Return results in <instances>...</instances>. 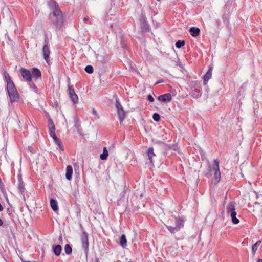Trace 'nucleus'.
<instances>
[{
  "instance_id": "nucleus-3",
  "label": "nucleus",
  "mask_w": 262,
  "mask_h": 262,
  "mask_svg": "<svg viewBox=\"0 0 262 262\" xmlns=\"http://www.w3.org/2000/svg\"><path fill=\"white\" fill-rule=\"evenodd\" d=\"M236 203L234 201L230 202L226 207L227 214L231 217L232 222L234 224H237L239 222V220L236 217V212L235 209Z\"/></svg>"
},
{
  "instance_id": "nucleus-25",
  "label": "nucleus",
  "mask_w": 262,
  "mask_h": 262,
  "mask_svg": "<svg viewBox=\"0 0 262 262\" xmlns=\"http://www.w3.org/2000/svg\"><path fill=\"white\" fill-rule=\"evenodd\" d=\"M53 140H54L55 143L58 145V147L62 150H63L64 148H63V146L62 144L61 140L59 138H58L57 137L54 138Z\"/></svg>"
},
{
  "instance_id": "nucleus-51",
  "label": "nucleus",
  "mask_w": 262,
  "mask_h": 262,
  "mask_svg": "<svg viewBox=\"0 0 262 262\" xmlns=\"http://www.w3.org/2000/svg\"><path fill=\"white\" fill-rule=\"evenodd\" d=\"M8 39H9V41H11V39L9 38V36L8 35Z\"/></svg>"
},
{
  "instance_id": "nucleus-53",
  "label": "nucleus",
  "mask_w": 262,
  "mask_h": 262,
  "mask_svg": "<svg viewBox=\"0 0 262 262\" xmlns=\"http://www.w3.org/2000/svg\"><path fill=\"white\" fill-rule=\"evenodd\" d=\"M153 115H159V114L158 113H155L153 114Z\"/></svg>"
},
{
  "instance_id": "nucleus-27",
  "label": "nucleus",
  "mask_w": 262,
  "mask_h": 262,
  "mask_svg": "<svg viewBox=\"0 0 262 262\" xmlns=\"http://www.w3.org/2000/svg\"><path fill=\"white\" fill-rule=\"evenodd\" d=\"M64 251L67 255H70L72 252V248L70 244H66L64 246Z\"/></svg>"
},
{
  "instance_id": "nucleus-13",
  "label": "nucleus",
  "mask_w": 262,
  "mask_h": 262,
  "mask_svg": "<svg viewBox=\"0 0 262 262\" xmlns=\"http://www.w3.org/2000/svg\"><path fill=\"white\" fill-rule=\"evenodd\" d=\"M115 106L117 111L118 115H124L125 112L118 100H116Z\"/></svg>"
},
{
  "instance_id": "nucleus-42",
  "label": "nucleus",
  "mask_w": 262,
  "mask_h": 262,
  "mask_svg": "<svg viewBox=\"0 0 262 262\" xmlns=\"http://www.w3.org/2000/svg\"><path fill=\"white\" fill-rule=\"evenodd\" d=\"M83 20L84 22L88 23L89 21V18L88 17H85L83 18Z\"/></svg>"
},
{
  "instance_id": "nucleus-26",
  "label": "nucleus",
  "mask_w": 262,
  "mask_h": 262,
  "mask_svg": "<svg viewBox=\"0 0 262 262\" xmlns=\"http://www.w3.org/2000/svg\"><path fill=\"white\" fill-rule=\"evenodd\" d=\"M48 126L49 131L55 130V126L54 123L50 117L48 118Z\"/></svg>"
},
{
  "instance_id": "nucleus-2",
  "label": "nucleus",
  "mask_w": 262,
  "mask_h": 262,
  "mask_svg": "<svg viewBox=\"0 0 262 262\" xmlns=\"http://www.w3.org/2000/svg\"><path fill=\"white\" fill-rule=\"evenodd\" d=\"M169 225H166V227L171 233L174 234L178 232L184 226V221L180 217H172L168 221Z\"/></svg>"
},
{
  "instance_id": "nucleus-30",
  "label": "nucleus",
  "mask_w": 262,
  "mask_h": 262,
  "mask_svg": "<svg viewBox=\"0 0 262 262\" xmlns=\"http://www.w3.org/2000/svg\"><path fill=\"white\" fill-rule=\"evenodd\" d=\"M185 41L184 40H178L176 43V47L177 48H181L182 47L184 46Z\"/></svg>"
},
{
  "instance_id": "nucleus-45",
  "label": "nucleus",
  "mask_w": 262,
  "mask_h": 262,
  "mask_svg": "<svg viewBox=\"0 0 262 262\" xmlns=\"http://www.w3.org/2000/svg\"><path fill=\"white\" fill-rule=\"evenodd\" d=\"M164 82V80H160L159 81H158L156 82V84H158L159 83H162V82Z\"/></svg>"
},
{
  "instance_id": "nucleus-17",
  "label": "nucleus",
  "mask_w": 262,
  "mask_h": 262,
  "mask_svg": "<svg viewBox=\"0 0 262 262\" xmlns=\"http://www.w3.org/2000/svg\"><path fill=\"white\" fill-rule=\"evenodd\" d=\"M50 205L54 211H56L58 210V203L56 199L53 198L50 199Z\"/></svg>"
},
{
  "instance_id": "nucleus-18",
  "label": "nucleus",
  "mask_w": 262,
  "mask_h": 262,
  "mask_svg": "<svg viewBox=\"0 0 262 262\" xmlns=\"http://www.w3.org/2000/svg\"><path fill=\"white\" fill-rule=\"evenodd\" d=\"M147 155L148 156V159L150 160L151 163H152V158L154 156H155L156 155L154 152V148L149 147L147 150Z\"/></svg>"
},
{
  "instance_id": "nucleus-16",
  "label": "nucleus",
  "mask_w": 262,
  "mask_h": 262,
  "mask_svg": "<svg viewBox=\"0 0 262 262\" xmlns=\"http://www.w3.org/2000/svg\"><path fill=\"white\" fill-rule=\"evenodd\" d=\"M189 32L190 34L193 37H196L199 36L200 33V29L199 28H195L194 27H192L189 29Z\"/></svg>"
},
{
  "instance_id": "nucleus-20",
  "label": "nucleus",
  "mask_w": 262,
  "mask_h": 262,
  "mask_svg": "<svg viewBox=\"0 0 262 262\" xmlns=\"http://www.w3.org/2000/svg\"><path fill=\"white\" fill-rule=\"evenodd\" d=\"M119 243L120 245L123 247L125 248L127 245V239L125 234H122L120 238Z\"/></svg>"
},
{
  "instance_id": "nucleus-35",
  "label": "nucleus",
  "mask_w": 262,
  "mask_h": 262,
  "mask_svg": "<svg viewBox=\"0 0 262 262\" xmlns=\"http://www.w3.org/2000/svg\"><path fill=\"white\" fill-rule=\"evenodd\" d=\"M27 150L30 151L31 153H35L36 152L35 150L31 146H29L27 148Z\"/></svg>"
},
{
  "instance_id": "nucleus-11",
  "label": "nucleus",
  "mask_w": 262,
  "mask_h": 262,
  "mask_svg": "<svg viewBox=\"0 0 262 262\" xmlns=\"http://www.w3.org/2000/svg\"><path fill=\"white\" fill-rule=\"evenodd\" d=\"M42 52L43 53L44 59L46 62L48 63L49 62V56L50 54V51L49 45H44L42 49Z\"/></svg>"
},
{
  "instance_id": "nucleus-33",
  "label": "nucleus",
  "mask_w": 262,
  "mask_h": 262,
  "mask_svg": "<svg viewBox=\"0 0 262 262\" xmlns=\"http://www.w3.org/2000/svg\"><path fill=\"white\" fill-rule=\"evenodd\" d=\"M18 189L21 193H23L24 192L25 189L24 184L23 182H19Z\"/></svg>"
},
{
  "instance_id": "nucleus-9",
  "label": "nucleus",
  "mask_w": 262,
  "mask_h": 262,
  "mask_svg": "<svg viewBox=\"0 0 262 262\" xmlns=\"http://www.w3.org/2000/svg\"><path fill=\"white\" fill-rule=\"evenodd\" d=\"M190 95L194 98H198L202 95L201 89L200 87H196L192 89L190 93Z\"/></svg>"
},
{
  "instance_id": "nucleus-15",
  "label": "nucleus",
  "mask_w": 262,
  "mask_h": 262,
  "mask_svg": "<svg viewBox=\"0 0 262 262\" xmlns=\"http://www.w3.org/2000/svg\"><path fill=\"white\" fill-rule=\"evenodd\" d=\"M32 78L33 77L35 79L40 77L41 76V71L37 68H33L32 70Z\"/></svg>"
},
{
  "instance_id": "nucleus-32",
  "label": "nucleus",
  "mask_w": 262,
  "mask_h": 262,
  "mask_svg": "<svg viewBox=\"0 0 262 262\" xmlns=\"http://www.w3.org/2000/svg\"><path fill=\"white\" fill-rule=\"evenodd\" d=\"M140 21L141 22L147 21L145 16V12L143 10L141 11Z\"/></svg>"
},
{
  "instance_id": "nucleus-23",
  "label": "nucleus",
  "mask_w": 262,
  "mask_h": 262,
  "mask_svg": "<svg viewBox=\"0 0 262 262\" xmlns=\"http://www.w3.org/2000/svg\"><path fill=\"white\" fill-rule=\"evenodd\" d=\"M4 76L5 78V80L7 82V87L9 86V84H11L12 85L14 84L12 80L11 79L10 76L7 72H4Z\"/></svg>"
},
{
  "instance_id": "nucleus-52",
  "label": "nucleus",
  "mask_w": 262,
  "mask_h": 262,
  "mask_svg": "<svg viewBox=\"0 0 262 262\" xmlns=\"http://www.w3.org/2000/svg\"><path fill=\"white\" fill-rule=\"evenodd\" d=\"M55 105L56 107L58 106V105L57 103L55 104Z\"/></svg>"
},
{
  "instance_id": "nucleus-49",
  "label": "nucleus",
  "mask_w": 262,
  "mask_h": 262,
  "mask_svg": "<svg viewBox=\"0 0 262 262\" xmlns=\"http://www.w3.org/2000/svg\"><path fill=\"white\" fill-rule=\"evenodd\" d=\"M99 258H95V262H99Z\"/></svg>"
},
{
  "instance_id": "nucleus-12",
  "label": "nucleus",
  "mask_w": 262,
  "mask_h": 262,
  "mask_svg": "<svg viewBox=\"0 0 262 262\" xmlns=\"http://www.w3.org/2000/svg\"><path fill=\"white\" fill-rule=\"evenodd\" d=\"M73 174V168L72 166L68 165L66 168V178L67 180L70 181L72 179Z\"/></svg>"
},
{
  "instance_id": "nucleus-46",
  "label": "nucleus",
  "mask_w": 262,
  "mask_h": 262,
  "mask_svg": "<svg viewBox=\"0 0 262 262\" xmlns=\"http://www.w3.org/2000/svg\"><path fill=\"white\" fill-rule=\"evenodd\" d=\"M74 167L75 170H76V167H77V168H79V166L77 163L74 164Z\"/></svg>"
},
{
  "instance_id": "nucleus-34",
  "label": "nucleus",
  "mask_w": 262,
  "mask_h": 262,
  "mask_svg": "<svg viewBox=\"0 0 262 262\" xmlns=\"http://www.w3.org/2000/svg\"><path fill=\"white\" fill-rule=\"evenodd\" d=\"M49 134H50V135L51 136V137H52L53 139L54 138L57 137V136L55 134V130L49 131Z\"/></svg>"
},
{
  "instance_id": "nucleus-29",
  "label": "nucleus",
  "mask_w": 262,
  "mask_h": 262,
  "mask_svg": "<svg viewBox=\"0 0 262 262\" xmlns=\"http://www.w3.org/2000/svg\"><path fill=\"white\" fill-rule=\"evenodd\" d=\"M29 82V85L30 87L32 89V90L35 93H37V88L35 86V84L32 81H28Z\"/></svg>"
},
{
  "instance_id": "nucleus-41",
  "label": "nucleus",
  "mask_w": 262,
  "mask_h": 262,
  "mask_svg": "<svg viewBox=\"0 0 262 262\" xmlns=\"http://www.w3.org/2000/svg\"><path fill=\"white\" fill-rule=\"evenodd\" d=\"M44 45H49V39L47 35H45Z\"/></svg>"
},
{
  "instance_id": "nucleus-4",
  "label": "nucleus",
  "mask_w": 262,
  "mask_h": 262,
  "mask_svg": "<svg viewBox=\"0 0 262 262\" xmlns=\"http://www.w3.org/2000/svg\"><path fill=\"white\" fill-rule=\"evenodd\" d=\"M7 90L11 102H15L18 100L19 95L14 84L9 83V86L7 87Z\"/></svg>"
},
{
  "instance_id": "nucleus-14",
  "label": "nucleus",
  "mask_w": 262,
  "mask_h": 262,
  "mask_svg": "<svg viewBox=\"0 0 262 262\" xmlns=\"http://www.w3.org/2000/svg\"><path fill=\"white\" fill-rule=\"evenodd\" d=\"M52 250L56 256H59L61 254L62 247L60 245H53Z\"/></svg>"
},
{
  "instance_id": "nucleus-28",
  "label": "nucleus",
  "mask_w": 262,
  "mask_h": 262,
  "mask_svg": "<svg viewBox=\"0 0 262 262\" xmlns=\"http://www.w3.org/2000/svg\"><path fill=\"white\" fill-rule=\"evenodd\" d=\"M73 120L74 121V126L76 127H78L81 126V122L80 121L79 119L78 118L77 116H74Z\"/></svg>"
},
{
  "instance_id": "nucleus-43",
  "label": "nucleus",
  "mask_w": 262,
  "mask_h": 262,
  "mask_svg": "<svg viewBox=\"0 0 262 262\" xmlns=\"http://www.w3.org/2000/svg\"><path fill=\"white\" fill-rule=\"evenodd\" d=\"M18 182H23L21 175L18 176Z\"/></svg>"
},
{
  "instance_id": "nucleus-24",
  "label": "nucleus",
  "mask_w": 262,
  "mask_h": 262,
  "mask_svg": "<svg viewBox=\"0 0 262 262\" xmlns=\"http://www.w3.org/2000/svg\"><path fill=\"white\" fill-rule=\"evenodd\" d=\"M261 243V240L257 241L254 245L252 246V251L253 255L255 254L256 251L257 250L258 247L260 245Z\"/></svg>"
},
{
  "instance_id": "nucleus-31",
  "label": "nucleus",
  "mask_w": 262,
  "mask_h": 262,
  "mask_svg": "<svg viewBox=\"0 0 262 262\" xmlns=\"http://www.w3.org/2000/svg\"><path fill=\"white\" fill-rule=\"evenodd\" d=\"M85 71L89 74H92L94 71L93 67L92 66H87L85 68Z\"/></svg>"
},
{
  "instance_id": "nucleus-21",
  "label": "nucleus",
  "mask_w": 262,
  "mask_h": 262,
  "mask_svg": "<svg viewBox=\"0 0 262 262\" xmlns=\"http://www.w3.org/2000/svg\"><path fill=\"white\" fill-rule=\"evenodd\" d=\"M141 29L143 31L147 32V31H149V25L147 21H141Z\"/></svg>"
},
{
  "instance_id": "nucleus-19",
  "label": "nucleus",
  "mask_w": 262,
  "mask_h": 262,
  "mask_svg": "<svg viewBox=\"0 0 262 262\" xmlns=\"http://www.w3.org/2000/svg\"><path fill=\"white\" fill-rule=\"evenodd\" d=\"M211 75L212 68H210L206 74L204 76V82L205 84L208 82L209 79L211 77Z\"/></svg>"
},
{
  "instance_id": "nucleus-7",
  "label": "nucleus",
  "mask_w": 262,
  "mask_h": 262,
  "mask_svg": "<svg viewBox=\"0 0 262 262\" xmlns=\"http://www.w3.org/2000/svg\"><path fill=\"white\" fill-rule=\"evenodd\" d=\"M21 75L23 79L26 81H30L32 79V75L31 72L25 68H21L20 70Z\"/></svg>"
},
{
  "instance_id": "nucleus-6",
  "label": "nucleus",
  "mask_w": 262,
  "mask_h": 262,
  "mask_svg": "<svg viewBox=\"0 0 262 262\" xmlns=\"http://www.w3.org/2000/svg\"><path fill=\"white\" fill-rule=\"evenodd\" d=\"M214 171V179L215 182L218 183L221 179V172L219 168V162L217 159L213 160L212 167L210 168L211 171Z\"/></svg>"
},
{
  "instance_id": "nucleus-10",
  "label": "nucleus",
  "mask_w": 262,
  "mask_h": 262,
  "mask_svg": "<svg viewBox=\"0 0 262 262\" xmlns=\"http://www.w3.org/2000/svg\"><path fill=\"white\" fill-rule=\"evenodd\" d=\"M171 95L170 93H166L158 97V100L160 102H167L171 100Z\"/></svg>"
},
{
  "instance_id": "nucleus-22",
  "label": "nucleus",
  "mask_w": 262,
  "mask_h": 262,
  "mask_svg": "<svg viewBox=\"0 0 262 262\" xmlns=\"http://www.w3.org/2000/svg\"><path fill=\"white\" fill-rule=\"evenodd\" d=\"M108 156V154L107 148L104 147L103 149V152L100 155V158L102 160H105L107 159Z\"/></svg>"
},
{
  "instance_id": "nucleus-39",
  "label": "nucleus",
  "mask_w": 262,
  "mask_h": 262,
  "mask_svg": "<svg viewBox=\"0 0 262 262\" xmlns=\"http://www.w3.org/2000/svg\"><path fill=\"white\" fill-rule=\"evenodd\" d=\"M129 66H130V69L132 70H133V71L135 70V65L134 63L132 62L131 61H129Z\"/></svg>"
},
{
  "instance_id": "nucleus-50",
  "label": "nucleus",
  "mask_w": 262,
  "mask_h": 262,
  "mask_svg": "<svg viewBox=\"0 0 262 262\" xmlns=\"http://www.w3.org/2000/svg\"><path fill=\"white\" fill-rule=\"evenodd\" d=\"M257 262H262V259H258Z\"/></svg>"
},
{
  "instance_id": "nucleus-5",
  "label": "nucleus",
  "mask_w": 262,
  "mask_h": 262,
  "mask_svg": "<svg viewBox=\"0 0 262 262\" xmlns=\"http://www.w3.org/2000/svg\"><path fill=\"white\" fill-rule=\"evenodd\" d=\"M80 241L82 247L84 249V253L87 255L89 250V236L88 234L83 230V228L82 234L80 235Z\"/></svg>"
},
{
  "instance_id": "nucleus-44",
  "label": "nucleus",
  "mask_w": 262,
  "mask_h": 262,
  "mask_svg": "<svg viewBox=\"0 0 262 262\" xmlns=\"http://www.w3.org/2000/svg\"><path fill=\"white\" fill-rule=\"evenodd\" d=\"M58 240L60 241V243H62V237L61 234L60 235L58 238Z\"/></svg>"
},
{
  "instance_id": "nucleus-8",
  "label": "nucleus",
  "mask_w": 262,
  "mask_h": 262,
  "mask_svg": "<svg viewBox=\"0 0 262 262\" xmlns=\"http://www.w3.org/2000/svg\"><path fill=\"white\" fill-rule=\"evenodd\" d=\"M68 90L69 92V96L74 103H76L78 101V98L77 94L75 93L74 89L72 85L68 86Z\"/></svg>"
},
{
  "instance_id": "nucleus-40",
  "label": "nucleus",
  "mask_w": 262,
  "mask_h": 262,
  "mask_svg": "<svg viewBox=\"0 0 262 262\" xmlns=\"http://www.w3.org/2000/svg\"><path fill=\"white\" fill-rule=\"evenodd\" d=\"M125 116H119V120L120 123H121L124 120Z\"/></svg>"
},
{
  "instance_id": "nucleus-1",
  "label": "nucleus",
  "mask_w": 262,
  "mask_h": 262,
  "mask_svg": "<svg viewBox=\"0 0 262 262\" xmlns=\"http://www.w3.org/2000/svg\"><path fill=\"white\" fill-rule=\"evenodd\" d=\"M48 6L52 11L49 15V23L57 31L61 28L63 23L62 12L58 3L54 0L50 1L48 2Z\"/></svg>"
},
{
  "instance_id": "nucleus-48",
  "label": "nucleus",
  "mask_w": 262,
  "mask_h": 262,
  "mask_svg": "<svg viewBox=\"0 0 262 262\" xmlns=\"http://www.w3.org/2000/svg\"><path fill=\"white\" fill-rule=\"evenodd\" d=\"M3 224V221L1 219H0V226H2Z\"/></svg>"
},
{
  "instance_id": "nucleus-38",
  "label": "nucleus",
  "mask_w": 262,
  "mask_h": 262,
  "mask_svg": "<svg viewBox=\"0 0 262 262\" xmlns=\"http://www.w3.org/2000/svg\"><path fill=\"white\" fill-rule=\"evenodd\" d=\"M153 119L158 122L160 120V116H152Z\"/></svg>"
},
{
  "instance_id": "nucleus-36",
  "label": "nucleus",
  "mask_w": 262,
  "mask_h": 262,
  "mask_svg": "<svg viewBox=\"0 0 262 262\" xmlns=\"http://www.w3.org/2000/svg\"><path fill=\"white\" fill-rule=\"evenodd\" d=\"M77 131L80 135H83L82 129L81 126L76 127Z\"/></svg>"
},
{
  "instance_id": "nucleus-47",
  "label": "nucleus",
  "mask_w": 262,
  "mask_h": 262,
  "mask_svg": "<svg viewBox=\"0 0 262 262\" xmlns=\"http://www.w3.org/2000/svg\"><path fill=\"white\" fill-rule=\"evenodd\" d=\"M92 112L94 115H96L97 113V112L95 108H93Z\"/></svg>"
},
{
  "instance_id": "nucleus-37",
  "label": "nucleus",
  "mask_w": 262,
  "mask_h": 262,
  "mask_svg": "<svg viewBox=\"0 0 262 262\" xmlns=\"http://www.w3.org/2000/svg\"><path fill=\"white\" fill-rule=\"evenodd\" d=\"M147 99L149 101H150L151 102H152L154 101V98L151 95H148L147 96Z\"/></svg>"
}]
</instances>
